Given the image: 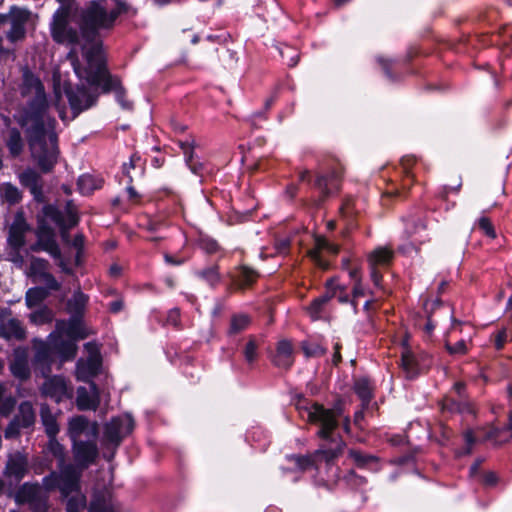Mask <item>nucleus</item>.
<instances>
[{
    "label": "nucleus",
    "mask_w": 512,
    "mask_h": 512,
    "mask_svg": "<svg viewBox=\"0 0 512 512\" xmlns=\"http://www.w3.org/2000/svg\"><path fill=\"white\" fill-rule=\"evenodd\" d=\"M445 347L451 355H463L467 352V345L464 340H460L454 345L446 343Z\"/></svg>",
    "instance_id": "56"
},
{
    "label": "nucleus",
    "mask_w": 512,
    "mask_h": 512,
    "mask_svg": "<svg viewBox=\"0 0 512 512\" xmlns=\"http://www.w3.org/2000/svg\"><path fill=\"white\" fill-rule=\"evenodd\" d=\"M257 343L254 338H250L244 349V357L248 363H252L257 358Z\"/></svg>",
    "instance_id": "54"
},
{
    "label": "nucleus",
    "mask_w": 512,
    "mask_h": 512,
    "mask_svg": "<svg viewBox=\"0 0 512 512\" xmlns=\"http://www.w3.org/2000/svg\"><path fill=\"white\" fill-rule=\"evenodd\" d=\"M342 445L341 442L337 443L336 448H330V449H321L318 451V454L323 455L326 461H331L335 459L341 452Z\"/></svg>",
    "instance_id": "59"
},
{
    "label": "nucleus",
    "mask_w": 512,
    "mask_h": 512,
    "mask_svg": "<svg viewBox=\"0 0 512 512\" xmlns=\"http://www.w3.org/2000/svg\"><path fill=\"white\" fill-rule=\"evenodd\" d=\"M336 295V292L333 290H328L325 294L321 295L320 297L313 300L311 304V311L312 313H319L322 306L325 305L332 297Z\"/></svg>",
    "instance_id": "47"
},
{
    "label": "nucleus",
    "mask_w": 512,
    "mask_h": 512,
    "mask_svg": "<svg viewBox=\"0 0 512 512\" xmlns=\"http://www.w3.org/2000/svg\"><path fill=\"white\" fill-rule=\"evenodd\" d=\"M134 427V420L130 415H122L112 418L104 426L103 445L114 450L121 444Z\"/></svg>",
    "instance_id": "9"
},
{
    "label": "nucleus",
    "mask_w": 512,
    "mask_h": 512,
    "mask_svg": "<svg viewBox=\"0 0 512 512\" xmlns=\"http://www.w3.org/2000/svg\"><path fill=\"white\" fill-rule=\"evenodd\" d=\"M322 250H326L332 254H337L339 251V247L335 244L330 243L324 237L315 238V247L308 251V256L316 266H318L321 269H327L328 262L325 261L320 255V252Z\"/></svg>",
    "instance_id": "24"
},
{
    "label": "nucleus",
    "mask_w": 512,
    "mask_h": 512,
    "mask_svg": "<svg viewBox=\"0 0 512 512\" xmlns=\"http://www.w3.org/2000/svg\"><path fill=\"white\" fill-rule=\"evenodd\" d=\"M28 18L29 12L27 10L16 6H12L10 8L11 28L7 32L6 36L11 43H15L25 37V24L28 21Z\"/></svg>",
    "instance_id": "17"
},
{
    "label": "nucleus",
    "mask_w": 512,
    "mask_h": 512,
    "mask_svg": "<svg viewBox=\"0 0 512 512\" xmlns=\"http://www.w3.org/2000/svg\"><path fill=\"white\" fill-rule=\"evenodd\" d=\"M68 436L72 443L83 441L82 436L86 439H97L98 424L90 422L85 416L73 417L69 421Z\"/></svg>",
    "instance_id": "13"
},
{
    "label": "nucleus",
    "mask_w": 512,
    "mask_h": 512,
    "mask_svg": "<svg viewBox=\"0 0 512 512\" xmlns=\"http://www.w3.org/2000/svg\"><path fill=\"white\" fill-rule=\"evenodd\" d=\"M48 261L42 258H33L31 261V271L34 275L38 276L39 279L42 278L43 272L47 271Z\"/></svg>",
    "instance_id": "52"
},
{
    "label": "nucleus",
    "mask_w": 512,
    "mask_h": 512,
    "mask_svg": "<svg viewBox=\"0 0 512 512\" xmlns=\"http://www.w3.org/2000/svg\"><path fill=\"white\" fill-rule=\"evenodd\" d=\"M120 12V9L107 11L99 2L90 1L79 13L78 31L72 25V6L61 5L54 12L50 22L51 37L57 44L72 46L68 54L76 50V46H81L86 61V52L94 45H99L103 54L102 43L98 39L99 30L111 28ZM75 52L78 56L77 51Z\"/></svg>",
    "instance_id": "1"
},
{
    "label": "nucleus",
    "mask_w": 512,
    "mask_h": 512,
    "mask_svg": "<svg viewBox=\"0 0 512 512\" xmlns=\"http://www.w3.org/2000/svg\"><path fill=\"white\" fill-rule=\"evenodd\" d=\"M48 452L57 460V471H52L44 477V484L50 489H58L61 496L67 497V482H65L66 461L65 447L59 443L56 436H50L47 444Z\"/></svg>",
    "instance_id": "6"
},
{
    "label": "nucleus",
    "mask_w": 512,
    "mask_h": 512,
    "mask_svg": "<svg viewBox=\"0 0 512 512\" xmlns=\"http://www.w3.org/2000/svg\"><path fill=\"white\" fill-rule=\"evenodd\" d=\"M87 352V358H80L76 365V376L78 380L91 382L95 377L102 365V357L100 349L96 343L88 342L84 345Z\"/></svg>",
    "instance_id": "10"
},
{
    "label": "nucleus",
    "mask_w": 512,
    "mask_h": 512,
    "mask_svg": "<svg viewBox=\"0 0 512 512\" xmlns=\"http://www.w3.org/2000/svg\"><path fill=\"white\" fill-rule=\"evenodd\" d=\"M61 102H62V96H61L60 90H59V88L55 87L54 106H55L56 110L58 111V115H59L60 119L64 122H67L68 118L66 115V108H65V105Z\"/></svg>",
    "instance_id": "55"
},
{
    "label": "nucleus",
    "mask_w": 512,
    "mask_h": 512,
    "mask_svg": "<svg viewBox=\"0 0 512 512\" xmlns=\"http://www.w3.org/2000/svg\"><path fill=\"white\" fill-rule=\"evenodd\" d=\"M426 225L424 221L416 216H409L405 220V231L411 236L420 233L422 230H425Z\"/></svg>",
    "instance_id": "42"
},
{
    "label": "nucleus",
    "mask_w": 512,
    "mask_h": 512,
    "mask_svg": "<svg viewBox=\"0 0 512 512\" xmlns=\"http://www.w3.org/2000/svg\"><path fill=\"white\" fill-rule=\"evenodd\" d=\"M339 174L332 172L329 176L319 175L315 180V186L320 190L323 197H328L339 189Z\"/></svg>",
    "instance_id": "27"
},
{
    "label": "nucleus",
    "mask_w": 512,
    "mask_h": 512,
    "mask_svg": "<svg viewBox=\"0 0 512 512\" xmlns=\"http://www.w3.org/2000/svg\"><path fill=\"white\" fill-rule=\"evenodd\" d=\"M28 471V459L25 455L16 452L8 457L5 475L20 481Z\"/></svg>",
    "instance_id": "23"
},
{
    "label": "nucleus",
    "mask_w": 512,
    "mask_h": 512,
    "mask_svg": "<svg viewBox=\"0 0 512 512\" xmlns=\"http://www.w3.org/2000/svg\"><path fill=\"white\" fill-rule=\"evenodd\" d=\"M464 439L467 444L465 450L461 453V455H468L471 453V446L475 443V438L473 436L472 430H467L464 433Z\"/></svg>",
    "instance_id": "62"
},
{
    "label": "nucleus",
    "mask_w": 512,
    "mask_h": 512,
    "mask_svg": "<svg viewBox=\"0 0 512 512\" xmlns=\"http://www.w3.org/2000/svg\"><path fill=\"white\" fill-rule=\"evenodd\" d=\"M9 368L12 375L21 380H27L30 377L29 352L25 347H17L13 350Z\"/></svg>",
    "instance_id": "18"
},
{
    "label": "nucleus",
    "mask_w": 512,
    "mask_h": 512,
    "mask_svg": "<svg viewBox=\"0 0 512 512\" xmlns=\"http://www.w3.org/2000/svg\"><path fill=\"white\" fill-rule=\"evenodd\" d=\"M278 50L281 57L286 60L287 66L294 67L298 63L299 55L294 48L290 46H284L283 48H279Z\"/></svg>",
    "instance_id": "46"
},
{
    "label": "nucleus",
    "mask_w": 512,
    "mask_h": 512,
    "mask_svg": "<svg viewBox=\"0 0 512 512\" xmlns=\"http://www.w3.org/2000/svg\"><path fill=\"white\" fill-rule=\"evenodd\" d=\"M56 489H50L44 484L24 483L16 494V501L26 503L33 512H48L49 493Z\"/></svg>",
    "instance_id": "7"
},
{
    "label": "nucleus",
    "mask_w": 512,
    "mask_h": 512,
    "mask_svg": "<svg viewBox=\"0 0 512 512\" xmlns=\"http://www.w3.org/2000/svg\"><path fill=\"white\" fill-rule=\"evenodd\" d=\"M6 146L12 157H18L24 148V140L17 128H10L6 139Z\"/></svg>",
    "instance_id": "32"
},
{
    "label": "nucleus",
    "mask_w": 512,
    "mask_h": 512,
    "mask_svg": "<svg viewBox=\"0 0 512 512\" xmlns=\"http://www.w3.org/2000/svg\"><path fill=\"white\" fill-rule=\"evenodd\" d=\"M47 296V290L42 287L30 288L25 296L26 305L29 308L38 306Z\"/></svg>",
    "instance_id": "37"
},
{
    "label": "nucleus",
    "mask_w": 512,
    "mask_h": 512,
    "mask_svg": "<svg viewBox=\"0 0 512 512\" xmlns=\"http://www.w3.org/2000/svg\"><path fill=\"white\" fill-rule=\"evenodd\" d=\"M354 390L364 404L370 402L372 397V386L367 378H359L355 381Z\"/></svg>",
    "instance_id": "36"
},
{
    "label": "nucleus",
    "mask_w": 512,
    "mask_h": 512,
    "mask_svg": "<svg viewBox=\"0 0 512 512\" xmlns=\"http://www.w3.org/2000/svg\"><path fill=\"white\" fill-rule=\"evenodd\" d=\"M0 196L10 205L17 204L22 199L21 191L10 182H5L0 185Z\"/></svg>",
    "instance_id": "34"
},
{
    "label": "nucleus",
    "mask_w": 512,
    "mask_h": 512,
    "mask_svg": "<svg viewBox=\"0 0 512 512\" xmlns=\"http://www.w3.org/2000/svg\"><path fill=\"white\" fill-rule=\"evenodd\" d=\"M81 194L88 195L98 188L95 178L89 174L81 175L77 182Z\"/></svg>",
    "instance_id": "41"
},
{
    "label": "nucleus",
    "mask_w": 512,
    "mask_h": 512,
    "mask_svg": "<svg viewBox=\"0 0 512 512\" xmlns=\"http://www.w3.org/2000/svg\"><path fill=\"white\" fill-rule=\"evenodd\" d=\"M11 312L8 309L0 311V336L9 340H23L26 337V331L22 323L10 317Z\"/></svg>",
    "instance_id": "16"
},
{
    "label": "nucleus",
    "mask_w": 512,
    "mask_h": 512,
    "mask_svg": "<svg viewBox=\"0 0 512 512\" xmlns=\"http://www.w3.org/2000/svg\"><path fill=\"white\" fill-rule=\"evenodd\" d=\"M179 144L180 148L184 153L185 162L192 171V173L196 175H201L204 170V166L202 162L194 159L193 146L186 141H181Z\"/></svg>",
    "instance_id": "33"
},
{
    "label": "nucleus",
    "mask_w": 512,
    "mask_h": 512,
    "mask_svg": "<svg viewBox=\"0 0 512 512\" xmlns=\"http://www.w3.org/2000/svg\"><path fill=\"white\" fill-rule=\"evenodd\" d=\"M77 406L80 410L95 411L100 404L99 390L94 382H90V389L79 387L77 389Z\"/></svg>",
    "instance_id": "22"
},
{
    "label": "nucleus",
    "mask_w": 512,
    "mask_h": 512,
    "mask_svg": "<svg viewBox=\"0 0 512 512\" xmlns=\"http://www.w3.org/2000/svg\"><path fill=\"white\" fill-rule=\"evenodd\" d=\"M512 340V332L507 329L499 330L494 337V346L497 350H501L505 343Z\"/></svg>",
    "instance_id": "49"
},
{
    "label": "nucleus",
    "mask_w": 512,
    "mask_h": 512,
    "mask_svg": "<svg viewBox=\"0 0 512 512\" xmlns=\"http://www.w3.org/2000/svg\"><path fill=\"white\" fill-rule=\"evenodd\" d=\"M35 355L33 364L36 372L40 373L42 377H48L52 371V364L54 362L52 357V346L50 341L47 343L43 340H34Z\"/></svg>",
    "instance_id": "14"
},
{
    "label": "nucleus",
    "mask_w": 512,
    "mask_h": 512,
    "mask_svg": "<svg viewBox=\"0 0 512 512\" xmlns=\"http://www.w3.org/2000/svg\"><path fill=\"white\" fill-rule=\"evenodd\" d=\"M36 237L42 251L49 253L52 257L60 256V248L56 241L55 231L44 220L39 222Z\"/></svg>",
    "instance_id": "19"
},
{
    "label": "nucleus",
    "mask_w": 512,
    "mask_h": 512,
    "mask_svg": "<svg viewBox=\"0 0 512 512\" xmlns=\"http://www.w3.org/2000/svg\"><path fill=\"white\" fill-rule=\"evenodd\" d=\"M302 350L306 357H320L326 354L327 350L317 342H303Z\"/></svg>",
    "instance_id": "44"
},
{
    "label": "nucleus",
    "mask_w": 512,
    "mask_h": 512,
    "mask_svg": "<svg viewBox=\"0 0 512 512\" xmlns=\"http://www.w3.org/2000/svg\"><path fill=\"white\" fill-rule=\"evenodd\" d=\"M64 333L57 332V328L53 331L48 340L53 350H55L61 357L62 361L71 360L75 357L77 352L76 341L72 338H64Z\"/></svg>",
    "instance_id": "20"
},
{
    "label": "nucleus",
    "mask_w": 512,
    "mask_h": 512,
    "mask_svg": "<svg viewBox=\"0 0 512 512\" xmlns=\"http://www.w3.org/2000/svg\"><path fill=\"white\" fill-rule=\"evenodd\" d=\"M73 70L80 80H85L91 87L100 88L104 93L114 91L118 103L124 109H130L131 104L124 99V89L117 78H113L105 66L104 54L99 45H94L86 52V66H82L75 50L67 54Z\"/></svg>",
    "instance_id": "3"
},
{
    "label": "nucleus",
    "mask_w": 512,
    "mask_h": 512,
    "mask_svg": "<svg viewBox=\"0 0 512 512\" xmlns=\"http://www.w3.org/2000/svg\"><path fill=\"white\" fill-rule=\"evenodd\" d=\"M199 275L204 278L211 286H214L219 281V273L216 266L202 270L199 272Z\"/></svg>",
    "instance_id": "53"
},
{
    "label": "nucleus",
    "mask_w": 512,
    "mask_h": 512,
    "mask_svg": "<svg viewBox=\"0 0 512 512\" xmlns=\"http://www.w3.org/2000/svg\"><path fill=\"white\" fill-rule=\"evenodd\" d=\"M482 483L485 486H493L497 483V476L494 472H487L482 476Z\"/></svg>",
    "instance_id": "64"
},
{
    "label": "nucleus",
    "mask_w": 512,
    "mask_h": 512,
    "mask_svg": "<svg viewBox=\"0 0 512 512\" xmlns=\"http://www.w3.org/2000/svg\"><path fill=\"white\" fill-rule=\"evenodd\" d=\"M20 183L27 187L34 199L41 201L43 198V183L41 176L33 169H26L19 175Z\"/></svg>",
    "instance_id": "25"
},
{
    "label": "nucleus",
    "mask_w": 512,
    "mask_h": 512,
    "mask_svg": "<svg viewBox=\"0 0 512 512\" xmlns=\"http://www.w3.org/2000/svg\"><path fill=\"white\" fill-rule=\"evenodd\" d=\"M20 249L21 248L10 247V251L7 253V259L19 266L24 263V257L21 255Z\"/></svg>",
    "instance_id": "60"
},
{
    "label": "nucleus",
    "mask_w": 512,
    "mask_h": 512,
    "mask_svg": "<svg viewBox=\"0 0 512 512\" xmlns=\"http://www.w3.org/2000/svg\"><path fill=\"white\" fill-rule=\"evenodd\" d=\"M287 459L293 462L295 466L301 471H304L313 465V460L310 456L291 455L288 456Z\"/></svg>",
    "instance_id": "48"
},
{
    "label": "nucleus",
    "mask_w": 512,
    "mask_h": 512,
    "mask_svg": "<svg viewBox=\"0 0 512 512\" xmlns=\"http://www.w3.org/2000/svg\"><path fill=\"white\" fill-rule=\"evenodd\" d=\"M43 213L47 219L59 227L65 241L68 239V230L78 223L77 210L71 201L67 202L64 208L47 205L43 208Z\"/></svg>",
    "instance_id": "8"
},
{
    "label": "nucleus",
    "mask_w": 512,
    "mask_h": 512,
    "mask_svg": "<svg viewBox=\"0 0 512 512\" xmlns=\"http://www.w3.org/2000/svg\"><path fill=\"white\" fill-rule=\"evenodd\" d=\"M88 301V297L81 291H76L68 301V308L74 315L80 316Z\"/></svg>",
    "instance_id": "38"
},
{
    "label": "nucleus",
    "mask_w": 512,
    "mask_h": 512,
    "mask_svg": "<svg viewBox=\"0 0 512 512\" xmlns=\"http://www.w3.org/2000/svg\"><path fill=\"white\" fill-rule=\"evenodd\" d=\"M19 418L23 427H29L34 423L35 414L30 402H23L19 407Z\"/></svg>",
    "instance_id": "39"
},
{
    "label": "nucleus",
    "mask_w": 512,
    "mask_h": 512,
    "mask_svg": "<svg viewBox=\"0 0 512 512\" xmlns=\"http://www.w3.org/2000/svg\"><path fill=\"white\" fill-rule=\"evenodd\" d=\"M250 324V317L246 314H237L231 318L229 334H238Z\"/></svg>",
    "instance_id": "40"
},
{
    "label": "nucleus",
    "mask_w": 512,
    "mask_h": 512,
    "mask_svg": "<svg viewBox=\"0 0 512 512\" xmlns=\"http://www.w3.org/2000/svg\"><path fill=\"white\" fill-rule=\"evenodd\" d=\"M30 321L36 325H42L52 320V313L48 308H41L29 316Z\"/></svg>",
    "instance_id": "45"
},
{
    "label": "nucleus",
    "mask_w": 512,
    "mask_h": 512,
    "mask_svg": "<svg viewBox=\"0 0 512 512\" xmlns=\"http://www.w3.org/2000/svg\"><path fill=\"white\" fill-rule=\"evenodd\" d=\"M89 512H114L109 491L94 493Z\"/></svg>",
    "instance_id": "29"
},
{
    "label": "nucleus",
    "mask_w": 512,
    "mask_h": 512,
    "mask_svg": "<svg viewBox=\"0 0 512 512\" xmlns=\"http://www.w3.org/2000/svg\"><path fill=\"white\" fill-rule=\"evenodd\" d=\"M64 92L72 110L71 119H75L81 112L92 107L97 100V94L88 90L84 85L73 88L70 84H65Z\"/></svg>",
    "instance_id": "11"
},
{
    "label": "nucleus",
    "mask_w": 512,
    "mask_h": 512,
    "mask_svg": "<svg viewBox=\"0 0 512 512\" xmlns=\"http://www.w3.org/2000/svg\"><path fill=\"white\" fill-rule=\"evenodd\" d=\"M201 246L208 253H215L219 249L218 243L211 238H203Z\"/></svg>",
    "instance_id": "61"
},
{
    "label": "nucleus",
    "mask_w": 512,
    "mask_h": 512,
    "mask_svg": "<svg viewBox=\"0 0 512 512\" xmlns=\"http://www.w3.org/2000/svg\"><path fill=\"white\" fill-rule=\"evenodd\" d=\"M65 498L64 496H62ZM66 511L81 512L86 506V498L81 493V487L77 491H73L67 497Z\"/></svg>",
    "instance_id": "35"
},
{
    "label": "nucleus",
    "mask_w": 512,
    "mask_h": 512,
    "mask_svg": "<svg viewBox=\"0 0 512 512\" xmlns=\"http://www.w3.org/2000/svg\"><path fill=\"white\" fill-rule=\"evenodd\" d=\"M46 285L49 290L58 291L61 288L60 283L56 280V278L49 272H43L42 278L40 279Z\"/></svg>",
    "instance_id": "57"
},
{
    "label": "nucleus",
    "mask_w": 512,
    "mask_h": 512,
    "mask_svg": "<svg viewBox=\"0 0 512 512\" xmlns=\"http://www.w3.org/2000/svg\"><path fill=\"white\" fill-rule=\"evenodd\" d=\"M140 160V157L137 156V155H132L131 158H130V161L129 163H124L123 164V172L124 174L129 178V181L131 182L132 181V177L130 175V169L131 168H134L135 167V163L136 161H139Z\"/></svg>",
    "instance_id": "63"
},
{
    "label": "nucleus",
    "mask_w": 512,
    "mask_h": 512,
    "mask_svg": "<svg viewBox=\"0 0 512 512\" xmlns=\"http://www.w3.org/2000/svg\"><path fill=\"white\" fill-rule=\"evenodd\" d=\"M297 409L303 419L320 426L317 434L323 440L332 438V433L338 426V420L343 417V410L340 405L333 409H326L321 404L303 401L297 405Z\"/></svg>",
    "instance_id": "5"
},
{
    "label": "nucleus",
    "mask_w": 512,
    "mask_h": 512,
    "mask_svg": "<svg viewBox=\"0 0 512 512\" xmlns=\"http://www.w3.org/2000/svg\"><path fill=\"white\" fill-rule=\"evenodd\" d=\"M46 381L41 387L44 396L60 402L63 399L72 397V388L68 387L66 380L61 376L46 377Z\"/></svg>",
    "instance_id": "15"
},
{
    "label": "nucleus",
    "mask_w": 512,
    "mask_h": 512,
    "mask_svg": "<svg viewBox=\"0 0 512 512\" xmlns=\"http://www.w3.org/2000/svg\"><path fill=\"white\" fill-rule=\"evenodd\" d=\"M349 455L359 467H365L370 462L375 461V457L371 455L362 454L360 451L356 450H351Z\"/></svg>",
    "instance_id": "51"
},
{
    "label": "nucleus",
    "mask_w": 512,
    "mask_h": 512,
    "mask_svg": "<svg viewBox=\"0 0 512 512\" xmlns=\"http://www.w3.org/2000/svg\"><path fill=\"white\" fill-rule=\"evenodd\" d=\"M400 366L409 379L415 378L421 371L420 364L415 355L407 348L401 354Z\"/></svg>",
    "instance_id": "28"
},
{
    "label": "nucleus",
    "mask_w": 512,
    "mask_h": 512,
    "mask_svg": "<svg viewBox=\"0 0 512 512\" xmlns=\"http://www.w3.org/2000/svg\"><path fill=\"white\" fill-rule=\"evenodd\" d=\"M57 332L64 333L65 336L74 339H85L92 331L86 327L81 317L73 315L69 321H58L56 323Z\"/></svg>",
    "instance_id": "21"
},
{
    "label": "nucleus",
    "mask_w": 512,
    "mask_h": 512,
    "mask_svg": "<svg viewBox=\"0 0 512 512\" xmlns=\"http://www.w3.org/2000/svg\"><path fill=\"white\" fill-rule=\"evenodd\" d=\"M27 225L24 221H15L10 229L8 235V244L10 247L22 248L25 244V233Z\"/></svg>",
    "instance_id": "30"
},
{
    "label": "nucleus",
    "mask_w": 512,
    "mask_h": 512,
    "mask_svg": "<svg viewBox=\"0 0 512 512\" xmlns=\"http://www.w3.org/2000/svg\"><path fill=\"white\" fill-rule=\"evenodd\" d=\"M47 110L44 87L37 82L34 98L14 114L16 122L25 128L32 158L44 173L54 168L59 156L56 120L47 114Z\"/></svg>",
    "instance_id": "2"
},
{
    "label": "nucleus",
    "mask_w": 512,
    "mask_h": 512,
    "mask_svg": "<svg viewBox=\"0 0 512 512\" xmlns=\"http://www.w3.org/2000/svg\"><path fill=\"white\" fill-rule=\"evenodd\" d=\"M5 387L0 384V415H9L15 407L16 401L11 396H5Z\"/></svg>",
    "instance_id": "43"
},
{
    "label": "nucleus",
    "mask_w": 512,
    "mask_h": 512,
    "mask_svg": "<svg viewBox=\"0 0 512 512\" xmlns=\"http://www.w3.org/2000/svg\"><path fill=\"white\" fill-rule=\"evenodd\" d=\"M257 277V272L247 267H243L240 271L239 282L242 286H249L256 280Z\"/></svg>",
    "instance_id": "50"
},
{
    "label": "nucleus",
    "mask_w": 512,
    "mask_h": 512,
    "mask_svg": "<svg viewBox=\"0 0 512 512\" xmlns=\"http://www.w3.org/2000/svg\"><path fill=\"white\" fill-rule=\"evenodd\" d=\"M479 228L490 238L496 237V232L490 220L486 217H482L478 221Z\"/></svg>",
    "instance_id": "58"
},
{
    "label": "nucleus",
    "mask_w": 512,
    "mask_h": 512,
    "mask_svg": "<svg viewBox=\"0 0 512 512\" xmlns=\"http://www.w3.org/2000/svg\"><path fill=\"white\" fill-rule=\"evenodd\" d=\"M40 417L45 427V432L50 436H56L59 432L56 416L51 412L47 404H42L40 408Z\"/></svg>",
    "instance_id": "31"
},
{
    "label": "nucleus",
    "mask_w": 512,
    "mask_h": 512,
    "mask_svg": "<svg viewBox=\"0 0 512 512\" xmlns=\"http://www.w3.org/2000/svg\"><path fill=\"white\" fill-rule=\"evenodd\" d=\"M394 257V252L387 247H378L368 255V264L370 269V277L374 285L379 287L382 274L379 267H387L390 265Z\"/></svg>",
    "instance_id": "12"
},
{
    "label": "nucleus",
    "mask_w": 512,
    "mask_h": 512,
    "mask_svg": "<svg viewBox=\"0 0 512 512\" xmlns=\"http://www.w3.org/2000/svg\"><path fill=\"white\" fill-rule=\"evenodd\" d=\"M277 367L288 369L293 364V348L289 341L282 340L278 343L277 351L273 359Z\"/></svg>",
    "instance_id": "26"
},
{
    "label": "nucleus",
    "mask_w": 512,
    "mask_h": 512,
    "mask_svg": "<svg viewBox=\"0 0 512 512\" xmlns=\"http://www.w3.org/2000/svg\"><path fill=\"white\" fill-rule=\"evenodd\" d=\"M71 451L73 462L69 463L65 471L67 496L80 488V481L84 470L94 464L99 456L96 439L73 442Z\"/></svg>",
    "instance_id": "4"
}]
</instances>
